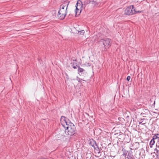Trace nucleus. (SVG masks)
Wrapping results in <instances>:
<instances>
[{
	"mask_svg": "<svg viewBox=\"0 0 159 159\" xmlns=\"http://www.w3.org/2000/svg\"><path fill=\"white\" fill-rule=\"evenodd\" d=\"M73 68H74V69H76V68L75 67V66H73Z\"/></svg>",
	"mask_w": 159,
	"mask_h": 159,
	"instance_id": "obj_15",
	"label": "nucleus"
},
{
	"mask_svg": "<svg viewBox=\"0 0 159 159\" xmlns=\"http://www.w3.org/2000/svg\"><path fill=\"white\" fill-rule=\"evenodd\" d=\"M78 34H80L83 35L84 34L85 31L84 30H81L80 31H78Z\"/></svg>",
	"mask_w": 159,
	"mask_h": 159,
	"instance_id": "obj_9",
	"label": "nucleus"
},
{
	"mask_svg": "<svg viewBox=\"0 0 159 159\" xmlns=\"http://www.w3.org/2000/svg\"><path fill=\"white\" fill-rule=\"evenodd\" d=\"M130 79V76H128L127 77V80L128 81H129Z\"/></svg>",
	"mask_w": 159,
	"mask_h": 159,
	"instance_id": "obj_14",
	"label": "nucleus"
},
{
	"mask_svg": "<svg viewBox=\"0 0 159 159\" xmlns=\"http://www.w3.org/2000/svg\"><path fill=\"white\" fill-rule=\"evenodd\" d=\"M61 125L65 129L67 134L72 136L76 133V128L73 123L64 117H61Z\"/></svg>",
	"mask_w": 159,
	"mask_h": 159,
	"instance_id": "obj_1",
	"label": "nucleus"
},
{
	"mask_svg": "<svg viewBox=\"0 0 159 159\" xmlns=\"http://www.w3.org/2000/svg\"><path fill=\"white\" fill-rule=\"evenodd\" d=\"M68 5V3H63L61 5L57 15V17L59 19L63 20L66 17L67 14L66 10Z\"/></svg>",
	"mask_w": 159,
	"mask_h": 159,
	"instance_id": "obj_2",
	"label": "nucleus"
},
{
	"mask_svg": "<svg viewBox=\"0 0 159 159\" xmlns=\"http://www.w3.org/2000/svg\"><path fill=\"white\" fill-rule=\"evenodd\" d=\"M85 70L83 68L79 67L78 69V71L79 72L82 73Z\"/></svg>",
	"mask_w": 159,
	"mask_h": 159,
	"instance_id": "obj_8",
	"label": "nucleus"
},
{
	"mask_svg": "<svg viewBox=\"0 0 159 159\" xmlns=\"http://www.w3.org/2000/svg\"><path fill=\"white\" fill-rule=\"evenodd\" d=\"M84 5H87L89 3H92L94 6H96L97 4V2L93 0H85L84 2Z\"/></svg>",
	"mask_w": 159,
	"mask_h": 159,
	"instance_id": "obj_6",
	"label": "nucleus"
},
{
	"mask_svg": "<svg viewBox=\"0 0 159 159\" xmlns=\"http://www.w3.org/2000/svg\"><path fill=\"white\" fill-rule=\"evenodd\" d=\"M81 11H80L79 12V11L78 10H76H76H75V12L76 14V15H79L80 14V13Z\"/></svg>",
	"mask_w": 159,
	"mask_h": 159,
	"instance_id": "obj_11",
	"label": "nucleus"
},
{
	"mask_svg": "<svg viewBox=\"0 0 159 159\" xmlns=\"http://www.w3.org/2000/svg\"><path fill=\"white\" fill-rule=\"evenodd\" d=\"M67 0H63L64 1V2H66V1Z\"/></svg>",
	"mask_w": 159,
	"mask_h": 159,
	"instance_id": "obj_16",
	"label": "nucleus"
},
{
	"mask_svg": "<svg viewBox=\"0 0 159 159\" xmlns=\"http://www.w3.org/2000/svg\"><path fill=\"white\" fill-rule=\"evenodd\" d=\"M83 6L82 2L80 0H78L76 4L75 7H76V10H78L79 12L81 11L82 9V8Z\"/></svg>",
	"mask_w": 159,
	"mask_h": 159,
	"instance_id": "obj_5",
	"label": "nucleus"
},
{
	"mask_svg": "<svg viewBox=\"0 0 159 159\" xmlns=\"http://www.w3.org/2000/svg\"><path fill=\"white\" fill-rule=\"evenodd\" d=\"M155 151H156V152H157V153L159 155V150H158L157 149H155Z\"/></svg>",
	"mask_w": 159,
	"mask_h": 159,
	"instance_id": "obj_13",
	"label": "nucleus"
},
{
	"mask_svg": "<svg viewBox=\"0 0 159 159\" xmlns=\"http://www.w3.org/2000/svg\"><path fill=\"white\" fill-rule=\"evenodd\" d=\"M90 144L95 149L99 148L96 142L93 140H92L90 141Z\"/></svg>",
	"mask_w": 159,
	"mask_h": 159,
	"instance_id": "obj_7",
	"label": "nucleus"
},
{
	"mask_svg": "<svg viewBox=\"0 0 159 159\" xmlns=\"http://www.w3.org/2000/svg\"><path fill=\"white\" fill-rule=\"evenodd\" d=\"M154 138H153L150 141V144L151 145H153L154 144L155 141L154 140Z\"/></svg>",
	"mask_w": 159,
	"mask_h": 159,
	"instance_id": "obj_10",
	"label": "nucleus"
},
{
	"mask_svg": "<svg viewBox=\"0 0 159 159\" xmlns=\"http://www.w3.org/2000/svg\"><path fill=\"white\" fill-rule=\"evenodd\" d=\"M99 43L100 45L104 48L103 50L106 51L111 46V40L108 38L101 39L99 41Z\"/></svg>",
	"mask_w": 159,
	"mask_h": 159,
	"instance_id": "obj_3",
	"label": "nucleus"
},
{
	"mask_svg": "<svg viewBox=\"0 0 159 159\" xmlns=\"http://www.w3.org/2000/svg\"><path fill=\"white\" fill-rule=\"evenodd\" d=\"M155 138H159V134H157V135H156L154 136Z\"/></svg>",
	"mask_w": 159,
	"mask_h": 159,
	"instance_id": "obj_12",
	"label": "nucleus"
},
{
	"mask_svg": "<svg viewBox=\"0 0 159 159\" xmlns=\"http://www.w3.org/2000/svg\"><path fill=\"white\" fill-rule=\"evenodd\" d=\"M135 13V11L133 6L127 7L125 11V13L126 15H132Z\"/></svg>",
	"mask_w": 159,
	"mask_h": 159,
	"instance_id": "obj_4",
	"label": "nucleus"
}]
</instances>
